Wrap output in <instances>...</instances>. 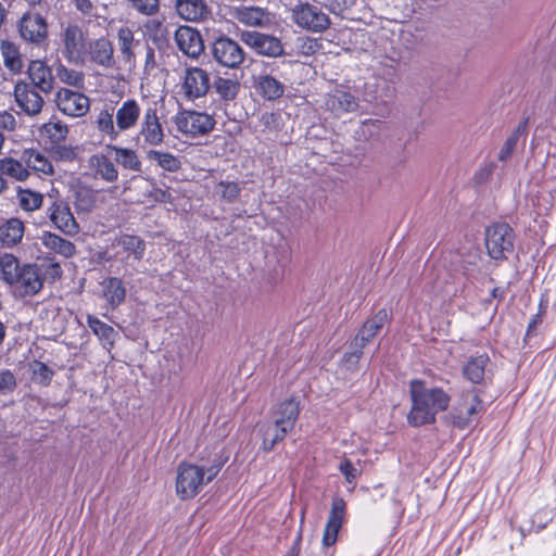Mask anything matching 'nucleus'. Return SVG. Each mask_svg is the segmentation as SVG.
Instances as JSON below:
<instances>
[{"label": "nucleus", "mask_w": 556, "mask_h": 556, "mask_svg": "<svg viewBox=\"0 0 556 556\" xmlns=\"http://www.w3.org/2000/svg\"><path fill=\"white\" fill-rule=\"evenodd\" d=\"M106 149L115 153V162L124 168L134 172L141 170V161L134 150L117 146H108Z\"/></svg>", "instance_id": "ea45409f"}, {"label": "nucleus", "mask_w": 556, "mask_h": 556, "mask_svg": "<svg viewBox=\"0 0 556 556\" xmlns=\"http://www.w3.org/2000/svg\"><path fill=\"white\" fill-rule=\"evenodd\" d=\"M452 264L454 271L465 279L459 290L460 294L464 296H466L469 289L475 286L476 282L481 281L485 276L483 271V258L476 248L456 254Z\"/></svg>", "instance_id": "0eeeda50"}, {"label": "nucleus", "mask_w": 556, "mask_h": 556, "mask_svg": "<svg viewBox=\"0 0 556 556\" xmlns=\"http://www.w3.org/2000/svg\"><path fill=\"white\" fill-rule=\"evenodd\" d=\"M24 236V224L18 218H10L0 225V242L7 248L18 244Z\"/></svg>", "instance_id": "f704fd0d"}, {"label": "nucleus", "mask_w": 556, "mask_h": 556, "mask_svg": "<svg viewBox=\"0 0 556 556\" xmlns=\"http://www.w3.org/2000/svg\"><path fill=\"white\" fill-rule=\"evenodd\" d=\"M362 355L363 351L359 349H352V351L344 353L342 363L346 366L348 369H353L358 364Z\"/></svg>", "instance_id": "6e6d98bb"}, {"label": "nucleus", "mask_w": 556, "mask_h": 556, "mask_svg": "<svg viewBox=\"0 0 556 556\" xmlns=\"http://www.w3.org/2000/svg\"><path fill=\"white\" fill-rule=\"evenodd\" d=\"M54 371L48 367L45 363L35 362L33 365V380L41 386H49Z\"/></svg>", "instance_id": "8fccbe9b"}, {"label": "nucleus", "mask_w": 556, "mask_h": 556, "mask_svg": "<svg viewBox=\"0 0 556 556\" xmlns=\"http://www.w3.org/2000/svg\"><path fill=\"white\" fill-rule=\"evenodd\" d=\"M0 53L3 59L4 66L13 74H18L23 70V60L20 47L8 39L0 41Z\"/></svg>", "instance_id": "72a5a7b5"}, {"label": "nucleus", "mask_w": 556, "mask_h": 556, "mask_svg": "<svg viewBox=\"0 0 556 556\" xmlns=\"http://www.w3.org/2000/svg\"><path fill=\"white\" fill-rule=\"evenodd\" d=\"M274 118H275V114H273V113H269V114H268V113H266V114H264V115L262 116V121L264 122V124H265V125H269V123H270L271 121H274Z\"/></svg>", "instance_id": "338daca9"}, {"label": "nucleus", "mask_w": 556, "mask_h": 556, "mask_svg": "<svg viewBox=\"0 0 556 556\" xmlns=\"http://www.w3.org/2000/svg\"><path fill=\"white\" fill-rule=\"evenodd\" d=\"M22 40L35 47H41L48 39V22L36 12H25L16 24Z\"/></svg>", "instance_id": "9b49d317"}, {"label": "nucleus", "mask_w": 556, "mask_h": 556, "mask_svg": "<svg viewBox=\"0 0 556 556\" xmlns=\"http://www.w3.org/2000/svg\"><path fill=\"white\" fill-rule=\"evenodd\" d=\"M58 109L71 117H81L90 109V100L81 92L61 88L55 94Z\"/></svg>", "instance_id": "dca6fc26"}, {"label": "nucleus", "mask_w": 556, "mask_h": 556, "mask_svg": "<svg viewBox=\"0 0 556 556\" xmlns=\"http://www.w3.org/2000/svg\"><path fill=\"white\" fill-rule=\"evenodd\" d=\"M212 54L219 65L229 68H238L245 59V52L239 42L226 36L215 39Z\"/></svg>", "instance_id": "f8f14e48"}, {"label": "nucleus", "mask_w": 556, "mask_h": 556, "mask_svg": "<svg viewBox=\"0 0 556 556\" xmlns=\"http://www.w3.org/2000/svg\"><path fill=\"white\" fill-rule=\"evenodd\" d=\"M130 2L134 9L146 15H152L159 9V0H130Z\"/></svg>", "instance_id": "864d4df0"}, {"label": "nucleus", "mask_w": 556, "mask_h": 556, "mask_svg": "<svg viewBox=\"0 0 556 556\" xmlns=\"http://www.w3.org/2000/svg\"><path fill=\"white\" fill-rule=\"evenodd\" d=\"M138 138H142L144 143L149 146H160L163 143L164 130L155 108L144 110Z\"/></svg>", "instance_id": "aec40b11"}, {"label": "nucleus", "mask_w": 556, "mask_h": 556, "mask_svg": "<svg viewBox=\"0 0 556 556\" xmlns=\"http://www.w3.org/2000/svg\"><path fill=\"white\" fill-rule=\"evenodd\" d=\"M47 214L53 227L63 235L74 237L79 232V224L66 201L62 199L53 200L47 207Z\"/></svg>", "instance_id": "ddd939ff"}, {"label": "nucleus", "mask_w": 556, "mask_h": 556, "mask_svg": "<svg viewBox=\"0 0 556 556\" xmlns=\"http://www.w3.org/2000/svg\"><path fill=\"white\" fill-rule=\"evenodd\" d=\"M485 407L476 389H468L460 393L448 414L451 424L459 429L469 428L478 417L484 413Z\"/></svg>", "instance_id": "423d86ee"}, {"label": "nucleus", "mask_w": 556, "mask_h": 556, "mask_svg": "<svg viewBox=\"0 0 556 556\" xmlns=\"http://www.w3.org/2000/svg\"><path fill=\"white\" fill-rule=\"evenodd\" d=\"M89 40L87 33L77 23L65 22L60 24L56 39L58 50L70 64H84L85 51Z\"/></svg>", "instance_id": "39448f33"}, {"label": "nucleus", "mask_w": 556, "mask_h": 556, "mask_svg": "<svg viewBox=\"0 0 556 556\" xmlns=\"http://www.w3.org/2000/svg\"><path fill=\"white\" fill-rule=\"evenodd\" d=\"M41 134L47 136L52 143H60L65 140L68 135V128L65 124L61 122L56 123H46L41 127Z\"/></svg>", "instance_id": "09e8293b"}, {"label": "nucleus", "mask_w": 556, "mask_h": 556, "mask_svg": "<svg viewBox=\"0 0 556 556\" xmlns=\"http://www.w3.org/2000/svg\"><path fill=\"white\" fill-rule=\"evenodd\" d=\"M515 232L506 223H494L485 229V247L493 260H505L514 250Z\"/></svg>", "instance_id": "6e6552de"}, {"label": "nucleus", "mask_w": 556, "mask_h": 556, "mask_svg": "<svg viewBox=\"0 0 556 556\" xmlns=\"http://www.w3.org/2000/svg\"><path fill=\"white\" fill-rule=\"evenodd\" d=\"M47 274L54 280L62 277L63 270L61 268L60 263L55 262L54 260H50Z\"/></svg>", "instance_id": "0e129e2a"}, {"label": "nucleus", "mask_w": 556, "mask_h": 556, "mask_svg": "<svg viewBox=\"0 0 556 556\" xmlns=\"http://www.w3.org/2000/svg\"><path fill=\"white\" fill-rule=\"evenodd\" d=\"M326 108L334 115L340 116L343 113L353 112L357 109V99L344 90H334L326 98Z\"/></svg>", "instance_id": "cd10ccee"}, {"label": "nucleus", "mask_w": 556, "mask_h": 556, "mask_svg": "<svg viewBox=\"0 0 556 556\" xmlns=\"http://www.w3.org/2000/svg\"><path fill=\"white\" fill-rule=\"evenodd\" d=\"M22 160L26 164L27 169L42 173L45 175L53 174V166L48 157L37 150H25L22 154Z\"/></svg>", "instance_id": "e433bc0d"}, {"label": "nucleus", "mask_w": 556, "mask_h": 556, "mask_svg": "<svg viewBox=\"0 0 556 556\" xmlns=\"http://www.w3.org/2000/svg\"><path fill=\"white\" fill-rule=\"evenodd\" d=\"M293 22L312 33H323L330 26L329 15L318 4L299 3L292 10Z\"/></svg>", "instance_id": "9d476101"}, {"label": "nucleus", "mask_w": 556, "mask_h": 556, "mask_svg": "<svg viewBox=\"0 0 556 556\" xmlns=\"http://www.w3.org/2000/svg\"><path fill=\"white\" fill-rule=\"evenodd\" d=\"M489 363L490 358L486 354L470 357L463 367L465 378L472 383H481L485 378Z\"/></svg>", "instance_id": "473e14b6"}, {"label": "nucleus", "mask_w": 556, "mask_h": 556, "mask_svg": "<svg viewBox=\"0 0 556 556\" xmlns=\"http://www.w3.org/2000/svg\"><path fill=\"white\" fill-rule=\"evenodd\" d=\"M87 325L97 336L102 346L108 352H111L118 337V332L112 326L103 323L98 317L92 315L87 316Z\"/></svg>", "instance_id": "7c9ffc66"}, {"label": "nucleus", "mask_w": 556, "mask_h": 556, "mask_svg": "<svg viewBox=\"0 0 556 556\" xmlns=\"http://www.w3.org/2000/svg\"><path fill=\"white\" fill-rule=\"evenodd\" d=\"M87 62L102 70H112L116 64L112 42L105 37L90 39L85 51L84 64Z\"/></svg>", "instance_id": "2eb2a0df"}, {"label": "nucleus", "mask_w": 556, "mask_h": 556, "mask_svg": "<svg viewBox=\"0 0 556 556\" xmlns=\"http://www.w3.org/2000/svg\"><path fill=\"white\" fill-rule=\"evenodd\" d=\"M301 543H302V528L299 530L298 535L295 536L291 547L286 553L285 556H299L301 552Z\"/></svg>", "instance_id": "e2e57ef3"}, {"label": "nucleus", "mask_w": 556, "mask_h": 556, "mask_svg": "<svg viewBox=\"0 0 556 556\" xmlns=\"http://www.w3.org/2000/svg\"><path fill=\"white\" fill-rule=\"evenodd\" d=\"M76 10L79 11L84 15L91 14L93 10V4L91 0H72Z\"/></svg>", "instance_id": "680f3d73"}, {"label": "nucleus", "mask_w": 556, "mask_h": 556, "mask_svg": "<svg viewBox=\"0 0 556 556\" xmlns=\"http://www.w3.org/2000/svg\"><path fill=\"white\" fill-rule=\"evenodd\" d=\"M222 465L201 467L190 463H181L177 468L176 493L181 500H189L199 494L202 488L211 482L220 471Z\"/></svg>", "instance_id": "20e7f679"}, {"label": "nucleus", "mask_w": 556, "mask_h": 556, "mask_svg": "<svg viewBox=\"0 0 556 556\" xmlns=\"http://www.w3.org/2000/svg\"><path fill=\"white\" fill-rule=\"evenodd\" d=\"M504 295H505V291H504V289H501V288H494V289L491 291V298H492V299L503 300V299H504Z\"/></svg>", "instance_id": "69168bd1"}, {"label": "nucleus", "mask_w": 556, "mask_h": 556, "mask_svg": "<svg viewBox=\"0 0 556 556\" xmlns=\"http://www.w3.org/2000/svg\"><path fill=\"white\" fill-rule=\"evenodd\" d=\"M1 278L16 298H30L43 288V274L37 264H20L13 254L0 256Z\"/></svg>", "instance_id": "f03ea898"}, {"label": "nucleus", "mask_w": 556, "mask_h": 556, "mask_svg": "<svg viewBox=\"0 0 556 556\" xmlns=\"http://www.w3.org/2000/svg\"><path fill=\"white\" fill-rule=\"evenodd\" d=\"M346 514V503L342 497H333L331 508L323 533V545L332 546L338 540V533Z\"/></svg>", "instance_id": "6ab92c4d"}, {"label": "nucleus", "mask_w": 556, "mask_h": 556, "mask_svg": "<svg viewBox=\"0 0 556 556\" xmlns=\"http://www.w3.org/2000/svg\"><path fill=\"white\" fill-rule=\"evenodd\" d=\"M98 192L90 187L81 186L74 192V206L77 213H90L97 204Z\"/></svg>", "instance_id": "4c0bfd02"}, {"label": "nucleus", "mask_w": 556, "mask_h": 556, "mask_svg": "<svg viewBox=\"0 0 556 556\" xmlns=\"http://www.w3.org/2000/svg\"><path fill=\"white\" fill-rule=\"evenodd\" d=\"M253 83L256 92L265 100L273 101L281 98L285 93V85L269 74L254 75Z\"/></svg>", "instance_id": "393cba45"}, {"label": "nucleus", "mask_w": 556, "mask_h": 556, "mask_svg": "<svg viewBox=\"0 0 556 556\" xmlns=\"http://www.w3.org/2000/svg\"><path fill=\"white\" fill-rule=\"evenodd\" d=\"M40 243L53 254H56L63 258H71L76 254L75 244L51 231H43L39 236Z\"/></svg>", "instance_id": "a878e982"}, {"label": "nucleus", "mask_w": 556, "mask_h": 556, "mask_svg": "<svg viewBox=\"0 0 556 556\" xmlns=\"http://www.w3.org/2000/svg\"><path fill=\"white\" fill-rule=\"evenodd\" d=\"M177 14L191 22H198L210 15V8L205 0H176Z\"/></svg>", "instance_id": "c85d7f7f"}, {"label": "nucleus", "mask_w": 556, "mask_h": 556, "mask_svg": "<svg viewBox=\"0 0 556 556\" xmlns=\"http://www.w3.org/2000/svg\"><path fill=\"white\" fill-rule=\"evenodd\" d=\"M211 88L208 73L200 67H188L185 71L181 84V93L189 101L206 96Z\"/></svg>", "instance_id": "4468645a"}, {"label": "nucleus", "mask_w": 556, "mask_h": 556, "mask_svg": "<svg viewBox=\"0 0 556 556\" xmlns=\"http://www.w3.org/2000/svg\"><path fill=\"white\" fill-rule=\"evenodd\" d=\"M232 17L249 27H266L271 22L270 13L266 9L254 5L235 8Z\"/></svg>", "instance_id": "4be33fe9"}, {"label": "nucleus", "mask_w": 556, "mask_h": 556, "mask_svg": "<svg viewBox=\"0 0 556 556\" xmlns=\"http://www.w3.org/2000/svg\"><path fill=\"white\" fill-rule=\"evenodd\" d=\"M117 43L122 60L126 64L134 65L136 62L134 49L139 41L135 40L134 31L129 27L123 26L117 30Z\"/></svg>", "instance_id": "c9c22d12"}, {"label": "nucleus", "mask_w": 556, "mask_h": 556, "mask_svg": "<svg viewBox=\"0 0 556 556\" xmlns=\"http://www.w3.org/2000/svg\"><path fill=\"white\" fill-rule=\"evenodd\" d=\"M175 42L178 49L188 58L197 59L204 51L201 34L189 26H180L175 31Z\"/></svg>", "instance_id": "412c9836"}, {"label": "nucleus", "mask_w": 556, "mask_h": 556, "mask_svg": "<svg viewBox=\"0 0 556 556\" xmlns=\"http://www.w3.org/2000/svg\"><path fill=\"white\" fill-rule=\"evenodd\" d=\"M241 39L258 54L269 58H277L283 54L282 42L273 35L258 31H243Z\"/></svg>", "instance_id": "f3484780"}, {"label": "nucleus", "mask_w": 556, "mask_h": 556, "mask_svg": "<svg viewBox=\"0 0 556 556\" xmlns=\"http://www.w3.org/2000/svg\"><path fill=\"white\" fill-rule=\"evenodd\" d=\"M56 78L68 86L83 89L85 86V74L80 71L70 68L62 63L55 66Z\"/></svg>", "instance_id": "a19ab883"}, {"label": "nucleus", "mask_w": 556, "mask_h": 556, "mask_svg": "<svg viewBox=\"0 0 556 556\" xmlns=\"http://www.w3.org/2000/svg\"><path fill=\"white\" fill-rule=\"evenodd\" d=\"M3 175L0 174V193L3 192L7 188V181L2 178Z\"/></svg>", "instance_id": "774afa93"}, {"label": "nucleus", "mask_w": 556, "mask_h": 556, "mask_svg": "<svg viewBox=\"0 0 556 556\" xmlns=\"http://www.w3.org/2000/svg\"><path fill=\"white\" fill-rule=\"evenodd\" d=\"M372 339L369 338L367 334H364L363 331L359 329L356 336L354 337L353 342L351 343L352 349H359L363 351V349L371 341Z\"/></svg>", "instance_id": "bf43d9fd"}, {"label": "nucleus", "mask_w": 556, "mask_h": 556, "mask_svg": "<svg viewBox=\"0 0 556 556\" xmlns=\"http://www.w3.org/2000/svg\"><path fill=\"white\" fill-rule=\"evenodd\" d=\"M147 157L150 161L156 163L157 166H160L162 169H164L166 172L174 173V172H177L178 169H180V167H181L180 160L176 155L172 154L170 152L150 150L147 153Z\"/></svg>", "instance_id": "79ce46f5"}, {"label": "nucleus", "mask_w": 556, "mask_h": 556, "mask_svg": "<svg viewBox=\"0 0 556 556\" xmlns=\"http://www.w3.org/2000/svg\"><path fill=\"white\" fill-rule=\"evenodd\" d=\"M17 199L20 206L25 211H35L42 204L43 197L41 193L29 189L18 190Z\"/></svg>", "instance_id": "de8ad7c7"}, {"label": "nucleus", "mask_w": 556, "mask_h": 556, "mask_svg": "<svg viewBox=\"0 0 556 556\" xmlns=\"http://www.w3.org/2000/svg\"><path fill=\"white\" fill-rule=\"evenodd\" d=\"M387 320V309H379L371 318L364 323L361 330L363 331L364 334H367L369 338L374 339L376 334L383 328Z\"/></svg>", "instance_id": "49530a36"}, {"label": "nucleus", "mask_w": 556, "mask_h": 556, "mask_svg": "<svg viewBox=\"0 0 556 556\" xmlns=\"http://www.w3.org/2000/svg\"><path fill=\"white\" fill-rule=\"evenodd\" d=\"M121 247L126 253L127 257L134 256L135 260L140 261L146 251L144 241L138 236L124 235L118 240Z\"/></svg>", "instance_id": "37998d69"}, {"label": "nucleus", "mask_w": 556, "mask_h": 556, "mask_svg": "<svg viewBox=\"0 0 556 556\" xmlns=\"http://www.w3.org/2000/svg\"><path fill=\"white\" fill-rule=\"evenodd\" d=\"M16 388V378L9 369H0V393H12Z\"/></svg>", "instance_id": "603ef678"}, {"label": "nucleus", "mask_w": 556, "mask_h": 556, "mask_svg": "<svg viewBox=\"0 0 556 556\" xmlns=\"http://www.w3.org/2000/svg\"><path fill=\"white\" fill-rule=\"evenodd\" d=\"M14 98L17 106L28 116L38 115L45 104L40 91L26 81H17L14 86Z\"/></svg>", "instance_id": "a211bd4d"}, {"label": "nucleus", "mask_w": 556, "mask_h": 556, "mask_svg": "<svg viewBox=\"0 0 556 556\" xmlns=\"http://www.w3.org/2000/svg\"><path fill=\"white\" fill-rule=\"evenodd\" d=\"M15 125V117L11 113L7 111L0 112V127L7 130H13Z\"/></svg>", "instance_id": "4d7b16f0"}, {"label": "nucleus", "mask_w": 556, "mask_h": 556, "mask_svg": "<svg viewBox=\"0 0 556 556\" xmlns=\"http://www.w3.org/2000/svg\"><path fill=\"white\" fill-rule=\"evenodd\" d=\"M176 130L187 137L197 138L214 129L215 119L206 112L181 110L174 116Z\"/></svg>", "instance_id": "1a4fd4ad"}, {"label": "nucleus", "mask_w": 556, "mask_h": 556, "mask_svg": "<svg viewBox=\"0 0 556 556\" xmlns=\"http://www.w3.org/2000/svg\"><path fill=\"white\" fill-rule=\"evenodd\" d=\"M91 175L97 180L113 184L118 179V169L115 163L105 154L97 153L89 159Z\"/></svg>", "instance_id": "b1692460"}, {"label": "nucleus", "mask_w": 556, "mask_h": 556, "mask_svg": "<svg viewBox=\"0 0 556 556\" xmlns=\"http://www.w3.org/2000/svg\"><path fill=\"white\" fill-rule=\"evenodd\" d=\"M412 407L407 421L413 427L431 425L440 412L447 409L451 397L441 388H427L422 380L414 379L409 382Z\"/></svg>", "instance_id": "f257e3e1"}, {"label": "nucleus", "mask_w": 556, "mask_h": 556, "mask_svg": "<svg viewBox=\"0 0 556 556\" xmlns=\"http://www.w3.org/2000/svg\"><path fill=\"white\" fill-rule=\"evenodd\" d=\"M141 106L136 99H127L116 108L105 104L96 115L94 125L98 131L111 141L123 132L134 129L141 116Z\"/></svg>", "instance_id": "7ed1b4c3"}, {"label": "nucleus", "mask_w": 556, "mask_h": 556, "mask_svg": "<svg viewBox=\"0 0 556 556\" xmlns=\"http://www.w3.org/2000/svg\"><path fill=\"white\" fill-rule=\"evenodd\" d=\"M300 415V401L291 397L279 403L273 413V418L286 428L292 431Z\"/></svg>", "instance_id": "bb28decb"}, {"label": "nucleus", "mask_w": 556, "mask_h": 556, "mask_svg": "<svg viewBox=\"0 0 556 556\" xmlns=\"http://www.w3.org/2000/svg\"><path fill=\"white\" fill-rule=\"evenodd\" d=\"M240 187L235 181H220L217 185V193L228 202H232L240 194Z\"/></svg>", "instance_id": "3c124183"}, {"label": "nucleus", "mask_w": 556, "mask_h": 556, "mask_svg": "<svg viewBox=\"0 0 556 556\" xmlns=\"http://www.w3.org/2000/svg\"><path fill=\"white\" fill-rule=\"evenodd\" d=\"M372 339L369 338L367 334H364L363 331L359 329L356 336L354 337L353 342L351 343L352 349H359L363 351V349L371 341Z\"/></svg>", "instance_id": "13d9d810"}, {"label": "nucleus", "mask_w": 556, "mask_h": 556, "mask_svg": "<svg viewBox=\"0 0 556 556\" xmlns=\"http://www.w3.org/2000/svg\"><path fill=\"white\" fill-rule=\"evenodd\" d=\"M102 295L111 308L118 307L126 298V287L121 278L108 277L101 282Z\"/></svg>", "instance_id": "c756f323"}, {"label": "nucleus", "mask_w": 556, "mask_h": 556, "mask_svg": "<svg viewBox=\"0 0 556 556\" xmlns=\"http://www.w3.org/2000/svg\"><path fill=\"white\" fill-rule=\"evenodd\" d=\"M260 432L263 438L262 448L265 452H269L274 450L277 443L283 441L290 431L273 419V421L261 425Z\"/></svg>", "instance_id": "2f4dec72"}, {"label": "nucleus", "mask_w": 556, "mask_h": 556, "mask_svg": "<svg viewBox=\"0 0 556 556\" xmlns=\"http://www.w3.org/2000/svg\"><path fill=\"white\" fill-rule=\"evenodd\" d=\"M0 174L17 181H24L29 177V170L23 160L17 161L13 157L0 160Z\"/></svg>", "instance_id": "58836bf2"}, {"label": "nucleus", "mask_w": 556, "mask_h": 556, "mask_svg": "<svg viewBox=\"0 0 556 556\" xmlns=\"http://www.w3.org/2000/svg\"><path fill=\"white\" fill-rule=\"evenodd\" d=\"M213 87L224 101H232L240 90V84L238 80L224 77H218L214 81Z\"/></svg>", "instance_id": "c03bdc74"}, {"label": "nucleus", "mask_w": 556, "mask_h": 556, "mask_svg": "<svg viewBox=\"0 0 556 556\" xmlns=\"http://www.w3.org/2000/svg\"><path fill=\"white\" fill-rule=\"evenodd\" d=\"M27 74L31 80L29 84L36 87L40 92L50 93L53 89L54 77L51 68L41 60L29 62Z\"/></svg>", "instance_id": "5701e85b"}, {"label": "nucleus", "mask_w": 556, "mask_h": 556, "mask_svg": "<svg viewBox=\"0 0 556 556\" xmlns=\"http://www.w3.org/2000/svg\"><path fill=\"white\" fill-rule=\"evenodd\" d=\"M156 66L155 51L152 47L147 46L144 59V72L150 73Z\"/></svg>", "instance_id": "052dcab7"}, {"label": "nucleus", "mask_w": 556, "mask_h": 556, "mask_svg": "<svg viewBox=\"0 0 556 556\" xmlns=\"http://www.w3.org/2000/svg\"><path fill=\"white\" fill-rule=\"evenodd\" d=\"M339 469L349 483L354 482L359 475L358 469L353 465V463L350 459H344L340 464Z\"/></svg>", "instance_id": "5fc2aeb1"}, {"label": "nucleus", "mask_w": 556, "mask_h": 556, "mask_svg": "<svg viewBox=\"0 0 556 556\" xmlns=\"http://www.w3.org/2000/svg\"><path fill=\"white\" fill-rule=\"evenodd\" d=\"M528 119H523L519 123L517 128L509 135L505 140L503 147L498 152V160L506 161L510 157L511 153L516 149L519 137L527 131Z\"/></svg>", "instance_id": "a18cd8bd"}]
</instances>
